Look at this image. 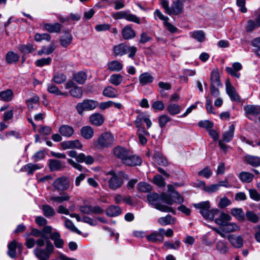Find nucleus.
Returning a JSON list of instances; mask_svg holds the SVG:
<instances>
[{
	"label": "nucleus",
	"instance_id": "obj_1",
	"mask_svg": "<svg viewBox=\"0 0 260 260\" xmlns=\"http://www.w3.org/2000/svg\"><path fill=\"white\" fill-rule=\"evenodd\" d=\"M52 186L56 190L58 191H61L62 192L58 196H49L47 199L48 202L61 203L70 199V195L63 192L70 188V182L68 178L64 176L57 178L54 181Z\"/></svg>",
	"mask_w": 260,
	"mask_h": 260
},
{
	"label": "nucleus",
	"instance_id": "obj_2",
	"mask_svg": "<svg viewBox=\"0 0 260 260\" xmlns=\"http://www.w3.org/2000/svg\"><path fill=\"white\" fill-rule=\"evenodd\" d=\"M166 193H163L161 195L157 193H151L147 194V200L149 204L155 209L164 212H171L175 214V211L171 207L161 204L160 202L164 201V197Z\"/></svg>",
	"mask_w": 260,
	"mask_h": 260
},
{
	"label": "nucleus",
	"instance_id": "obj_3",
	"mask_svg": "<svg viewBox=\"0 0 260 260\" xmlns=\"http://www.w3.org/2000/svg\"><path fill=\"white\" fill-rule=\"evenodd\" d=\"M193 206L196 209L200 210V213L207 220H213L215 215H217L219 212V210L216 208L211 209L210 204L208 201L194 204Z\"/></svg>",
	"mask_w": 260,
	"mask_h": 260
},
{
	"label": "nucleus",
	"instance_id": "obj_4",
	"mask_svg": "<svg viewBox=\"0 0 260 260\" xmlns=\"http://www.w3.org/2000/svg\"><path fill=\"white\" fill-rule=\"evenodd\" d=\"M109 174L111 175V177L108 181L109 187L113 190H115L120 188L123 184V178L124 177V176L126 175L123 173L116 174L112 171H110Z\"/></svg>",
	"mask_w": 260,
	"mask_h": 260
},
{
	"label": "nucleus",
	"instance_id": "obj_5",
	"mask_svg": "<svg viewBox=\"0 0 260 260\" xmlns=\"http://www.w3.org/2000/svg\"><path fill=\"white\" fill-rule=\"evenodd\" d=\"M113 52L116 56H122L129 53L128 57L133 58L137 51V48L134 46H129L124 43L115 45L113 47Z\"/></svg>",
	"mask_w": 260,
	"mask_h": 260
},
{
	"label": "nucleus",
	"instance_id": "obj_6",
	"mask_svg": "<svg viewBox=\"0 0 260 260\" xmlns=\"http://www.w3.org/2000/svg\"><path fill=\"white\" fill-rule=\"evenodd\" d=\"M168 191L171 192L170 194H167L164 197V202L166 204L172 205L174 203L178 204H181L184 201V199L181 195H180L177 191L174 190L173 187L169 185Z\"/></svg>",
	"mask_w": 260,
	"mask_h": 260
},
{
	"label": "nucleus",
	"instance_id": "obj_7",
	"mask_svg": "<svg viewBox=\"0 0 260 260\" xmlns=\"http://www.w3.org/2000/svg\"><path fill=\"white\" fill-rule=\"evenodd\" d=\"M54 247L50 241H47L46 248L43 249L39 247H37L34 250V252L38 258H49L50 255L53 251Z\"/></svg>",
	"mask_w": 260,
	"mask_h": 260
},
{
	"label": "nucleus",
	"instance_id": "obj_8",
	"mask_svg": "<svg viewBox=\"0 0 260 260\" xmlns=\"http://www.w3.org/2000/svg\"><path fill=\"white\" fill-rule=\"evenodd\" d=\"M114 141V137L111 133H104L99 137L96 146L100 148L108 147L113 144Z\"/></svg>",
	"mask_w": 260,
	"mask_h": 260
},
{
	"label": "nucleus",
	"instance_id": "obj_9",
	"mask_svg": "<svg viewBox=\"0 0 260 260\" xmlns=\"http://www.w3.org/2000/svg\"><path fill=\"white\" fill-rule=\"evenodd\" d=\"M245 116L252 121H256L260 114V106L258 105H247L244 107Z\"/></svg>",
	"mask_w": 260,
	"mask_h": 260
},
{
	"label": "nucleus",
	"instance_id": "obj_10",
	"mask_svg": "<svg viewBox=\"0 0 260 260\" xmlns=\"http://www.w3.org/2000/svg\"><path fill=\"white\" fill-rule=\"evenodd\" d=\"M98 105L96 101L92 100H84L82 103H79L76 108L79 114H82L83 111H89L95 109Z\"/></svg>",
	"mask_w": 260,
	"mask_h": 260
},
{
	"label": "nucleus",
	"instance_id": "obj_11",
	"mask_svg": "<svg viewBox=\"0 0 260 260\" xmlns=\"http://www.w3.org/2000/svg\"><path fill=\"white\" fill-rule=\"evenodd\" d=\"M113 152L114 156L118 159H120L123 164L129 152L126 148L118 146L113 148Z\"/></svg>",
	"mask_w": 260,
	"mask_h": 260
},
{
	"label": "nucleus",
	"instance_id": "obj_12",
	"mask_svg": "<svg viewBox=\"0 0 260 260\" xmlns=\"http://www.w3.org/2000/svg\"><path fill=\"white\" fill-rule=\"evenodd\" d=\"M141 163L142 159L140 157L135 155H131L129 152L127 156L125 158L123 164L128 166H135L140 165Z\"/></svg>",
	"mask_w": 260,
	"mask_h": 260
},
{
	"label": "nucleus",
	"instance_id": "obj_13",
	"mask_svg": "<svg viewBox=\"0 0 260 260\" xmlns=\"http://www.w3.org/2000/svg\"><path fill=\"white\" fill-rule=\"evenodd\" d=\"M185 0H177L174 1L171 7V15H178L183 11V4Z\"/></svg>",
	"mask_w": 260,
	"mask_h": 260
},
{
	"label": "nucleus",
	"instance_id": "obj_14",
	"mask_svg": "<svg viewBox=\"0 0 260 260\" xmlns=\"http://www.w3.org/2000/svg\"><path fill=\"white\" fill-rule=\"evenodd\" d=\"M43 168V166L41 164L28 163L24 165L21 171L26 172L28 175H32L36 171Z\"/></svg>",
	"mask_w": 260,
	"mask_h": 260
},
{
	"label": "nucleus",
	"instance_id": "obj_15",
	"mask_svg": "<svg viewBox=\"0 0 260 260\" xmlns=\"http://www.w3.org/2000/svg\"><path fill=\"white\" fill-rule=\"evenodd\" d=\"M61 146L63 149L73 148L81 149L82 147V144L78 140L63 142L61 143Z\"/></svg>",
	"mask_w": 260,
	"mask_h": 260
},
{
	"label": "nucleus",
	"instance_id": "obj_16",
	"mask_svg": "<svg viewBox=\"0 0 260 260\" xmlns=\"http://www.w3.org/2000/svg\"><path fill=\"white\" fill-rule=\"evenodd\" d=\"M22 244L20 243H17L14 240L12 241L8 245V255L12 258H15L16 256V249L18 248L19 250L21 251L22 250Z\"/></svg>",
	"mask_w": 260,
	"mask_h": 260
},
{
	"label": "nucleus",
	"instance_id": "obj_17",
	"mask_svg": "<svg viewBox=\"0 0 260 260\" xmlns=\"http://www.w3.org/2000/svg\"><path fill=\"white\" fill-rule=\"evenodd\" d=\"M44 28L50 33H59L61 28V25L59 23H43Z\"/></svg>",
	"mask_w": 260,
	"mask_h": 260
},
{
	"label": "nucleus",
	"instance_id": "obj_18",
	"mask_svg": "<svg viewBox=\"0 0 260 260\" xmlns=\"http://www.w3.org/2000/svg\"><path fill=\"white\" fill-rule=\"evenodd\" d=\"M246 162L253 167L260 166V157L250 154H246L244 156Z\"/></svg>",
	"mask_w": 260,
	"mask_h": 260
},
{
	"label": "nucleus",
	"instance_id": "obj_19",
	"mask_svg": "<svg viewBox=\"0 0 260 260\" xmlns=\"http://www.w3.org/2000/svg\"><path fill=\"white\" fill-rule=\"evenodd\" d=\"M232 67L233 68L231 67H226L225 71L231 75L235 76L239 78L240 76V74L238 73L237 72L242 69V65L240 63L236 62L233 63Z\"/></svg>",
	"mask_w": 260,
	"mask_h": 260
},
{
	"label": "nucleus",
	"instance_id": "obj_20",
	"mask_svg": "<svg viewBox=\"0 0 260 260\" xmlns=\"http://www.w3.org/2000/svg\"><path fill=\"white\" fill-rule=\"evenodd\" d=\"M228 239L232 245L235 248H241L243 245V239L240 236L229 235Z\"/></svg>",
	"mask_w": 260,
	"mask_h": 260
},
{
	"label": "nucleus",
	"instance_id": "obj_21",
	"mask_svg": "<svg viewBox=\"0 0 260 260\" xmlns=\"http://www.w3.org/2000/svg\"><path fill=\"white\" fill-rule=\"evenodd\" d=\"M89 121L93 125L100 126L104 123V118L102 114L95 113L90 116Z\"/></svg>",
	"mask_w": 260,
	"mask_h": 260
},
{
	"label": "nucleus",
	"instance_id": "obj_22",
	"mask_svg": "<svg viewBox=\"0 0 260 260\" xmlns=\"http://www.w3.org/2000/svg\"><path fill=\"white\" fill-rule=\"evenodd\" d=\"M49 166L51 171H59L65 168L64 164L57 159H50Z\"/></svg>",
	"mask_w": 260,
	"mask_h": 260
},
{
	"label": "nucleus",
	"instance_id": "obj_23",
	"mask_svg": "<svg viewBox=\"0 0 260 260\" xmlns=\"http://www.w3.org/2000/svg\"><path fill=\"white\" fill-rule=\"evenodd\" d=\"M50 238L53 241L55 246L58 248H61L64 244L63 240L60 238L58 232H54L51 234Z\"/></svg>",
	"mask_w": 260,
	"mask_h": 260
},
{
	"label": "nucleus",
	"instance_id": "obj_24",
	"mask_svg": "<svg viewBox=\"0 0 260 260\" xmlns=\"http://www.w3.org/2000/svg\"><path fill=\"white\" fill-rule=\"evenodd\" d=\"M232 219L231 216L224 212L221 213L218 218L215 219V222L220 226L223 227Z\"/></svg>",
	"mask_w": 260,
	"mask_h": 260
},
{
	"label": "nucleus",
	"instance_id": "obj_25",
	"mask_svg": "<svg viewBox=\"0 0 260 260\" xmlns=\"http://www.w3.org/2000/svg\"><path fill=\"white\" fill-rule=\"evenodd\" d=\"M122 36L124 39H132L136 36V33L134 29L129 25L125 26L122 30Z\"/></svg>",
	"mask_w": 260,
	"mask_h": 260
},
{
	"label": "nucleus",
	"instance_id": "obj_26",
	"mask_svg": "<svg viewBox=\"0 0 260 260\" xmlns=\"http://www.w3.org/2000/svg\"><path fill=\"white\" fill-rule=\"evenodd\" d=\"M64 36H62L60 38L59 42L60 45L63 47H67L72 42L73 37L69 30H64Z\"/></svg>",
	"mask_w": 260,
	"mask_h": 260
},
{
	"label": "nucleus",
	"instance_id": "obj_27",
	"mask_svg": "<svg viewBox=\"0 0 260 260\" xmlns=\"http://www.w3.org/2000/svg\"><path fill=\"white\" fill-rule=\"evenodd\" d=\"M235 132V125L231 124L228 129L222 134V140L225 142H230L233 138Z\"/></svg>",
	"mask_w": 260,
	"mask_h": 260
},
{
	"label": "nucleus",
	"instance_id": "obj_28",
	"mask_svg": "<svg viewBox=\"0 0 260 260\" xmlns=\"http://www.w3.org/2000/svg\"><path fill=\"white\" fill-rule=\"evenodd\" d=\"M146 238L148 241L153 243H162L164 239V237H162L160 234H158L156 231L147 235Z\"/></svg>",
	"mask_w": 260,
	"mask_h": 260
},
{
	"label": "nucleus",
	"instance_id": "obj_29",
	"mask_svg": "<svg viewBox=\"0 0 260 260\" xmlns=\"http://www.w3.org/2000/svg\"><path fill=\"white\" fill-rule=\"evenodd\" d=\"M59 132L62 136L69 138L73 135L74 130L71 126L64 124L59 127Z\"/></svg>",
	"mask_w": 260,
	"mask_h": 260
},
{
	"label": "nucleus",
	"instance_id": "obj_30",
	"mask_svg": "<svg viewBox=\"0 0 260 260\" xmlns=\"http://www.w3.org/2000/svg\"><path fill=\"white\" fill-rule=\"evenodd\" d=\"M106 214L109 217L117 216L121 214V210L119 206L112 205L107 209Z\"/></svg>",
	"mask_w": 260,
	"mask_h": 260
},
{
	"label": "nucleus",
	"instance_id": "obj_31",
	"mask_svg": "<svg viewBox=\"0 0 260 260\" xmlns=\"http://www.w3.org/2000/svg\"><path fill=\"white\" fill-rule=\"evenodd\" d=\"M80 133L82 137L86 139L92 138L94 135V131L90 126H84L80 130Z\"/></svg>",
	"mask_w": 260,
	"mask_h": 260
},
{
	"label": "nucleus",
	"instance_id": "obj_32",
	"mask_svg": "<svg viewBox=\"0 0 260 260\" xmlns=\"http://www.w3.org/2000/svg\"><path fill=\"white\" fill-rule=\"evenodd\" d=\"M107 66L108 69L112 72H119L123 68L122 64L116 60L109 62Z\"/></svg>",
	"mask_w": 260,
	"mask_h": 260
},
{
	"label": "nucleus",
	"instance_id": "obj_33",
	"mask_svg": "<svg viewBox=\"0 0 260 260\" xmlns=\"http://www.w3.org/2000/svg\"><path fill=\"white\" fill-rule=\"evenodd\" d=\"M94 158L91 155L86 156L84 153H81L77 156V161L78 162H84L87 165H91L94 162Z\"/></svg>",
	"mask_w": 260,
	"mask_h": 260
},
{
	"label": "nucleus",
	"instance_id": "obj_34",
	"mask_svg": "<svg viewBox=\"0 0 260 260\" xmlns=\"http://www.w3.org/2000/svg\"><path fill=\"white\" fill-rule=\"evenodd\" d=\"M154 78L149 73L146 72L142 74L139 77L140 84L144 85L151 83Z\"/></svg>",
	"mask_w": 260,
	"mask_h": 260
},
{
	"label": "nucleus",
	"instance_id": "obj_35",
	"mask_svg": "<svg viewBox=\"0 0 260 260\" xmlns=\"http://www.w3.org/2000/svg\"><path fill=\"white\" fill-rule=\"evenodd\" d=\"M183 107L176 104H170L167 107V111L171 115H177L180 113Z\"/></svg>",
	"mask_w": 260,
	"mask_h": 260
},
{
	"label": "nucleus",
	"instance_id": "obj_36",
	"mask_svg": "<svg viewBox=\"0 0 260 260\" xmlns=\"http://www.w3.org/2000/svg\"><path fill=\"white\" fill-rule=\"evenodd\" d=\"M225 87L226 93L230 98H237L239 96L236 91L235 88L232 85L229 80L226 81Z\"/></svg>",
	"mask_w": 260,
	"mask_h": 260
},
{
	"label": "nucleus",
	"instance_id": "obj_37",
	"mask_svg": "<svg viewBox=\"0 0 260 260\" xmlns=\"http://www.w3.org/2000/svg\"><path fill=\"white\" fill-rule=\"evenodd\" d=\"M211 85L213 86H221L222 84L220 80L219 74L215 70L212 71L211 74Z\"/></svg>",
	"mask_w": 260,
	"mask_h": 260
},
{
	"label": "nucleus",
	"instance_id": "obj_38",
	"mask_svg": "<svg viewBox=\"0 0 260 260\" xmlns=\"http://www.w3.org/2000/svg\"><path fill=\"white\" fill-rule=\"evenodd\" d=\"M157 221L160 224L166 225L174 224L175 222V218L170 215H167L166 216L159 218Z\"/></svg>",
	"mask_w": 260,
	"mask_h": 260
},
{
	"label": "nucleus",
	"instance_id": "obj_39",
	"mask_svg": "<svg viewBox=\"0 0 260 260\" xmlns=\"http://www.w3.org/2000/svg\"><path fill=\"white\" fill-rule=\"evenodd\" d=\"M191 37L199 42H203L205 40V34L203 30H196L190 33Z\"/></svg>",
	"mask_w": 260,
	"mask_h": 260
},
{
	"label": "nucleus",
	"instance_id": "obj_40",
	"mask_svg": "<svg viewBox=\"0 0 260 260\" xmlns=\"http://www.w3.org/2000/svg\"><path fill=\"white\" fill-rule=\"evenodd\" d=\"M73 79L79 84H83L87 79V76L85 72L80 71L73 74Z\"/></svg>",
	"mask_w": 260,
	"mask_h": 260
},
{
	"label": "nucleus",
	"instance_id": "obj_41",
	"mask_svg": "<svg viewBox=\"0 0 260 260\" xmlns=\"http://www.w3.org/2000/svg\"><path fill=\"white\" fill-rule=\"evenodd\" d=\"M231 213L239 220L243 221L245 219V214L241 208H233Z\"/></svg>",
	"mask_w": 260,
	"mask_h": 260
},
{
	"label": "nucleus",
	"instance_id": "obj_42",
	"mask_svg": "<svg viewBox=\"0 0 260 260\" xmlns=\"http://www.w3.org/2000/svg\"><path fill=\"white\" fill-rule=\"evenodd\" d=\"M222 230L226 233L234 232L240 230L239 226L235 223L228 222L222 227Z\"/></svg>",
	"mask_w": 260,
	"mask_h": 260
},
{
	"label": "nucleus",
	"instance_id": "obj_43",
	"mask_svg": "<svg viewBox=\"0 0 260 260\" xmlns=\"http://www.w3.org/2000/svg\"><path fill=\"white\" fill-rule=\"evenodd\" d=\"M217 250L221 254H225L229 250L227 243L223 241H218L216 245Z\"/></svg>",
	"mask_w": 260,
	"mask_h": 260
},
{
	"label": "nucleus",
	"instance_id": "obj_44",
	"mask_svg": "<svg viewBox=\"0 0 260 260\" xmlns=\"http://www.w3.org/2000/svg\"><path fill=\"white\" fill-rule=\"evenodd\" d=\"M19 59L18 55L13 51L8 52L6 56V61L8 63H13L17 62Z\"/></svg>",
	"mask_w": 260,
	"mask_h": 260
},
{
	"label": "nucleus",
	"instance_id": "obj_45",
	"mask_svg": "<svg viewBox=\"0 0 260 260\" xmlns=\"http://www.w3.org/2000/svg\"><path fill=\"white\" fill-rule=\"evenodd\" d=\"M239 179L244 183H249L252 181L254 176L252 174L247 172H242L239 174Z\"/></svg>",
	"mask_w": 260,
	"mask_h": 260
},
{
	"label": "nucleus",
	"instance_id": "obj_46",
	"mask_svg": "<svg viewBox=\"0 0 260 260\" xmlns=\"http://www.w3.org/2000/svg\"><path fill=\"white\" fill-rule=\"evenodd\" d=\"M103 95L108 98H115L118 95L117 91L112 86H108L105 88Z\"/></svg>",
	"mask_w": 260,
	"mask_h": 260
},
{
	"label": "nucleus",
	"instance_id": "obj_47",
	"mask_svg": "<svg viewBox=\"0 0 260 260\" xmlns=\"http://www.w3.org/2000/svg\"><path fill=\"white\" fill-rule=\"evenodd\" d=\"M43 214L46 217H53L55 215L54 209L48 205H44L42 208Z\"/></svg>",
	"mask_w": 260,
	"mask_h": 260
},
{
	"label": "nucleus",
	"instance_id": "obj_48",
	"mask_svg": "<svg viewBox=\"0 0 260 260\" xmlns=\"http://www.w3.org/2000/svg\"><path fill=\"white\" fill-rule=\"evenodd\" d=\"M153 158L154 161L159 165H165L166 164V159L162 154L158 151L155 152Z\"/></svg>",
	"mask_w": 260,
	"mask_h": 260
},
{
	"label": "nucleus",
	"instance_id": "obj_49",
	"mask_svg": "<svg viewBox=\"0 0 260 260\" xmlns=\"http://www.w3.org/2000/svg\"><path fill=\"white\" fill-rule=\"evenodd\" d=\"M56 48V46L53 42L47 47H44L41 51H39V54L41 55L43 53L47 55L50 54L52 53Z\"/></svg>",
	"mask_w": 260,
	"mask_h": 260
},
{
	"label": "nucleus",
	"instance_id": "obj_50",
	"mask_svg": "<svg viewBox=\"0 0 260 260\" xmlns=\"http://www.w3.org/2000/svg\"><path fill=\"white\" fill-rule=\"evenodd\" d=\"M200 185L203 186L204 190L209 193L215 192L219 189V185L217 184H212L206 186L205 183L203 181L200 182Z\"/></svg>",
	"mask_w": 260,
	"mask_h": 260
},
{
	"label": "nucleus",
	"instance_id": "obj_51",
	"mask_svg": "<svg viewBox=\"0 0 260 260\" xmlns=\"http://www.w3.org/2000/svg\"><path fill=\"white\" fill-rule=\"evenodd\" d=\"M123 80V77L120 74H113L110 76V82L115 86L119 85Z\"/></svg>",
	"mask_w": 260,
	"mask_h": 260
},
{
	"label": "nucleus",
	"instance_id": "obj_52",
	"mask_svg": "<svg viewBox=\"0 0 260 260\" xmlns=\"http://www.w3.org/2000/svg\"><path fill=\"white\" fill-rule=\"evenodd\" d=\"M52 230V228L51 226L46 225V226H45L43 228V229H42V230L41 231L42 237L44 238L45 239H46V243L47 242V241H50L48 234H49L50 235L52 233H51Z\"/></svg>",
	"mask_w": 260,
	"mask_h": 260
},
{
	"label": "nucleus",
	"instance_id": "obj_53",
	"mask_svg": "<svg viewBox=\"0 0 260 260\" xmlns=\"http://www.w3.org/2000/svg\"><path fill=\"white\" fill-rule=\"evenodd\" d=\"M138 189L143 192H148L151 191V186L146 182H140L138 185Z\"/></svg>",
	"mask_w": 260,
	"mask_h": 260
},
{
	"label": "nucleus",
	"instance_id": "obj_54",
	"mask_svg": "<svg viewBox=\"0 0 260 260\" xmlns=\"http://www.w3.org/2000/svg\"><path fill=\"white\" fill-rule=\"evenodd\" d=\"M35 39L37 42H40L42 40H46L49 42L51 40V36L49 34L47 33H37L35 36Z\"/></svg>",
	"mask_w": 260,
	"mask_h": 260
},
{
	"label": "nucleus",
	"instance_id": "obj_55",
	"mask_svg": "<svg viewBox=\"0 0 260 260\" xmlns=\"http://www.w3.org/2000/svg\"><path fill=\"white\" fill-rule=\"evenodd\" d=\"M67 79V76L63 73H57L53 77L54 81L57 84H61Z\"/></svg>",
	"mask_w": 260,
	"mask_h": 260
},
{
	"label": "nucleus",
	"instance_id": "obj_56",
	"mask_svg": "<svg viewBox=\"0 0 260 260\" xmlns=\"http://www.w3.org/2000/svg\"><path fill=\"white\" fill-rule=\"evenodd\" d=\"M246 217L248 220L252 222L256 223L258 221V217L252 211H247L246 213Z\"/></svg>",
	"mask_w": 260,
	"mask_h": 260
},
{
	"label": "nucleus",
	"instance_id": "obj_57",
	"mask_svg": "<svg viewBox=\"0 0 260 260\" xmlns=\"http://www.w3.org/2000/svg\"><path fill=\"white\" fill-rule=\"evenodd\" d=\"M180 246V242L179 241L177 240L174 243L166 241L164 243V247L166 249H178Z\"/></svg>",
	"mask_w": 260,
	"mask_h": 260
},
{
	"label": "nucleus",
	"instance_id": "obj_58",
	"mask_svg": "<svg viewBox=\"0 0 260 260\" xmlns=\"http://www.w3.org/2000/svg\"><path fill=\"white\" fill-rule=\"evenodd\" d=\"M70 92L74 98H80L82 95L83 91L81 88L77 86L71 89Z\"/></svg>",
	"mask_w": 260,
	"mask_h": 260
},
{
	"label": "nucleus",
	"instance_id": "obj_59",
	"mask_svg": "<svg viewBox=\"0 0 260 260\" xmlns=\"http://www.w3.org/2000/svg\"><path fill=\"white\" fill-rule=\"evenodd\" d=\"M170 121L171 118L169 116L165 114L162 115L159 117V125L160 127H164Z\"/></svg>",
	"mask_w": 260,
	"mask_h": 260
},
{
	"label": "nucleus",
	"instance_id": "obj_60",
	"mask_svg": "<svg viewBox=\"0 0 260 260\" xmlns=\"http://www.w3.org/2000/svg\"><path fill=\"white\" fill-rule=\"evenodd\" d=\"M19 50L24 54H27L34 50L33 46L30 45H22L19 47Z\"/></svg>",
	"mask_w": 260,
	"mask_h": 260
},
{
	"label": "nucleus",
	"instance_id": "obj_61",
	"mask_svg": "<svg viewBox=\"0 0 260 260\" xmlns=\"http://www.w3.org/2000/svg\"><path fill=\"white\" fill-rule=\"evenodd\" d=\"M52 59L50 57L41 58L36 60L35 63L38 67H43L45 65H48L51 62Z\"/></svg>",
	"mask_w": 260,
	"mask_h": 260
},
{
	"label": "nucleus",
	"instance_id": "obj_62",
	"mask_svg": "<svg viewBox=\"0 0 260 260\" xmlns=\"http://www.w3.org/2000/svg\"><path fill=\"white\" fill-rule=\"evenodd\" d=\"M45 152L43 150L39 151L35 153L31 157V159L34 161H38L43 159L45 157Z\"/></svg>",
	"mask_w": 260,
	"mask_h": 260
},
{
	"label": "nucleus",
	"instance_id": "obj_63",
	"mask_svg": "<svg viewBox=\"0 0 260 260\" xmlns=\"http://www.w3.org/2000/svg\"><path fill=\"white\" fill-rule=\"evenodd\" d=\"M153 181L154 184L159 187H162L165 185L164 178L160 175H156L154 176Z\"/></svg>",
	"mask_w": 260,
	"mask_h": 260
},
{
	"label": "nucleus",
	"instance_id": "obj_64",
	"mask_svg": "<svg viewBox=\"0 0 260 260\" xmlns=\"http://www.w3.org/2000/svg\"><path fill=\"white\" fill-rule=\"evenodd\" d=\"M251 44L253 47L257 48V50H255L254 52L258 56H260V38H257L252 40Z\"/></svg>",
	"mask_w": 260,
	"mask_h": 260
}]
</instances>
